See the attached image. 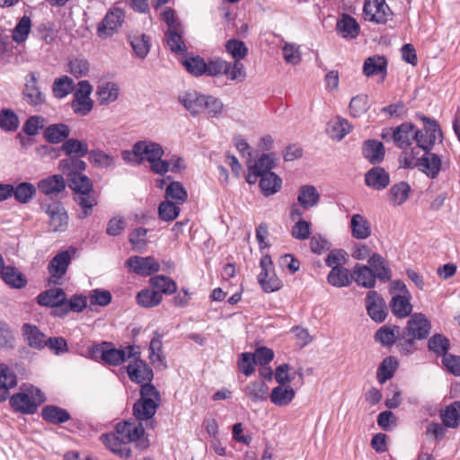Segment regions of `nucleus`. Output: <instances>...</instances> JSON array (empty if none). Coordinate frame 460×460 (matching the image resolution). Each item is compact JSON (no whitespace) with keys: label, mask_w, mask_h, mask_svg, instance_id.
Returning <instances> with one entry per match:
<instances>
[{"label":"nucleus","mask_w":460,"mask_h":460,"mask_svg":"<svg viewBox=\"0 0 460 460\" xmlns=\"http://www.w3.org/2000/svg\"><path fill=\"white\" fill-rule=\"evenodd\" d=\"M40 208L48 215V226L50 232H64L68 226V215L60 201L44 199Z\"/></svg>","instance_id":"nucleus-4"},{"label":"nucleus","mask_w":460,"mask_h":460,"mask_svg":"<svg viewBox=\"0 0 460 460\" xmlns=\"http://www.w3.org/2000/svg\"><path fill=\"white\" fill-rule=\"evenodd\" d=\"M70 130L66 124L58 123L49 126L44 132L45 138L53 144L60 143L66 139Z\"/></svg>","instance_id":"nucleus-45"},{"label":"nucleus","mask_w":460,"mask_h":460,"mask_svg":"<svg viewBox=\"0 0 460 460\" xmlns=\"http://www.w3.org/2000/svg\"><path fill=\"white\" fill-rule=\"evenodd\" d=\"M363 14L365 20L383 24L388 21L392 11L385 4V0H367L364 4Z\"/></svg>","instance_id":"nucleus-11"},{"label":"nucleus","mask_w":460,"mask_h":460,"mask_svg":"<svg viewBox=\"0 0 460 460\" xmlns=\"http://www.w3.org/2000/svg\"><path fill=\"white\" fill-rule=\"evenodd\" d=\"M365 301L367 314L371 319L376 323L383 322L386 317L387 310L382 296L376 291H369Z\"/></svg>","instance_id":"nucleus-14"},{"label":"nucleus","mask_w":460,"mask_h":460,"mask_svg":"<svg viewBox=\"0 0 460 460\" xmlns=\"http://www.w3.org/2000/svg\"><path fill=\"white\" fill-rule=\"evenodd\" d=\"M35 193L36 189L33 184L30 182H22L16 188L13 187V195L18 202L25 204L31 199Z\"/></svg>","instance_id":"nucleus-63"},{"label":"nucleus","mask_w":460,"mask_h":460,"mask_svg":"<svg viewBox=\"0 0 460 460\" xmlns=\"http://www.w3.org/2000/svg\"><path fill=\"white\" fill-rule=\"evenodd\" d=\"M137 304L146 308L158 305L162 301V294L154 289H143L137 295Z\"/></svg>","instance_id":"nucleus-50"},{"label":"nucleus","mask_w":460,"mask_h":460,"mask_svg":"<svg viewBox=\"0 0 460 460\" xmlns=\"http://www.w3.org/2000/svg\"><path fill=\"white\" fill-rule=\"evenodd\" d=\"M376 279L377 277L367 265L357 263L351 272V280L366 288H374Z\"/></svg>","instance_id":"nucleus-19"},{"label":"nucleus","mask_w":460,"mask_h":460,"mask_svg":"<svg viewBox=\"0 0 460 460\" xmlns=\"http://www.w3.org/2000/svg\"><path fill=\"white\" fill-rule=\"evenodd\" d=\"M43 419L50 423L59 424L70 420V414L65 409L55 405H47L42 409Z\"/></svg>","instance_id":"nucleus-42"},{"label":"nucleus","mask_w":460,"mask_h":460,"mask_svg":"<svg viewBox=\"0 0 460 460\" xmlns=\"http://www.w3.org/2000/svg\"><path fill=\"white\" fill-rule=\"evenodd\" d=\"M392 137L399 148L407 147L415 140V127L411 123H402L394 129Z\"/></svg>","instance_id":"nucleus-21"},{"label":"nucleus","mask_w":460,"mask_h":460,"mask_svg":"<svg viewBox=\"0 0 460 460\" xmlns=\"http://www.w3.org/2000/svg\"><path fill=\"white\" fill-rule=\"evenodd\" d=\"M327 280L336 288L348 287L351 282V273L344 267H334L328 274Z\"/></svg>","instance_id":"nucleus-43"},{"label":"nucleus","mask_w":460,"mask_h":460,"mask_svg":"<svg viewBox=\"0 0 460 460\" xmlns=\"http://www.w3.org/2000/svg\"><path fill=\"white\" fill-rule=\"evenodd\" d=\"M441 419L447 427H458L460 420V401H456L449 404L441 413Z\"/></svg>","instance_id":"nucleus-51"},{"label":"nucleus","mask_w":460,"mask_h":460,"mask_svg":"<svg viewBox=\"0 0 460 460\" xmlns=\"http://www.w3.org/2000/svg\"><path fill=\"white\" fill-rule=\"evenodd\" d=\"M75 194V200L82 209L78 217L80 218H85L92 214V209L97 204V201L95 198L91 195V192Z\"/></svg>","instance_id":"nucleus-58"},{"label":"nucleus","mask_w":460,"mask_h":460,"mask_svg":"<svg viewBox=\"0 0 460 460\" xmlns=\"http://www.w3.org/2000/svg\"><path fill=\"white\" fill-rule=\"evenodd\" d=\"M336 28L341 36L347 39H355L359 32L358 23L349 14H342L337 22Z\"/></svg>","instance_id":"nucleus-38"},{"label":"nucleus","mask_w":460,"mask_h":460,"mask_svg":"<svg viewBox=\"0 0 460 460\" xmlns=\"http://www.w3.org/2000/svg\"><path fill=\"white\" fill-rule=\"evenodd\" d=\"M62 150L69 155V157H84L89 151L86 144L75 138L66 139L62 145Z\"/></svg>","instance_id":"nucleus-48"},{"label":"nucleus","mask_w":460,"mask_h":460,"mask_svg":"<svg viewBox=\"0 0 460 460\" xmlns=\"http://www.w3.org/2000/svg\"><path fill=\"white\" fill-rule=\"evenodd\" d=\"M116 433L119 438L127 444L136 442L137 446L142 449L148 447V440L142 439L145 429L141 422L125 420L116 425Z\"/></svg>","instance_id":"nucleus-5"},{"label":"nucleus","mask_w":460,"mask_h":460,"mask_svg":"<svg viewBox=\"0 0 460 460\" xmlns=\"http://www.w3.org/2000/svg\"><path fill=\"white\" fill-rule=\"evenodd\" d=\"M410 192V185L405 181H400L391 187L387 193V198L393 206H400L406 202Z\"/></svg>","instance_id":"nucleus-36"},{"label":"nucleus","mask_w":460,"mask_h":460,"mask_svg":"<svg viewBox=\"0 0 460 460\" xmlns=\"http://www.w3.org/2000/svg\"><path fill=\"white\" fill-rule=\"evenodd\" d=\"M44 394L38 388L31 387L27 393H18L10 399L12 407L22 413L32 414L38 406L45 402Z\"/></svg>","instance_id":"nucleus-3"},{"label":"nucleus","mask_w":460,"mask_h":460,"mask_svg":"<svg viewBox=\"0 0 460 460\" xmlns=\"http://www.w3.org/2000/svg\"><path fill=\"white\" fill-rule=\"evenodd\" d=\"M149 359L155 368L165 369L167 367L165 358L163 354L162 337L159 334H156L150 341Z\"/></svg>","instance_id":"nucleus-33"},{"label":"nucleus","mask_w":460,"mask_h":460,"mask_svg":"<svg viewBox=\"0 0 460 460\" xmlns=\"http://www.w3.org/2000/svg\"><path fill=\"white\" fill-rule=\"evenodd\" d=\"M19 127V119L17 115L9 109H4L0 111V128L4 131H15Z\"/></svg>","instance_id":"nucleus-64"},{"label":"nucleus","mask_w":460,"mask_h":460,"mask_svg":"<svg viewBox=\"0 0 460 460\" xmlns=\"http://www.w3.org/2000/svg\"><path fill=\"white\" fill-rule=\"evenodd\" d=\"M37 84L38 78L36 73L31 72L26 77L23 93L26 101L33 105H38L44 102V95Z\"/></svg>","instance_id":"nucleus-29"},{"label":"nucleus","mask_w":460,"mask_h":460,"mask_svg":"<svg viewBox=\"0 0 460 460\" xmlns=\"http://www.w3.org/2000/svg\"><path fill=\"white\" fill-rule=\"evenodd\" d=\"M186 70L194 76H199L206 73L207 63L199 56H187L182 61Z\"/></svg>","instance_id":"nucleus-57"},{"label":"nucleus","mask_w":460,"mask_h":460,"mask_svg":"<svg viewBox=\"0 0 460 460\" xmlns=\"http://www.w3.org/2000/svg\"><path fill=\"white\" fill-rule=\"evenodd\" d=\"M16 385L15 374L7 366L0 364V402L7 398L9 390Z\"/></svg>","instance_id":"nucleus-35"},{"label":"nucleus","mask_w":460,"mask_h":460,"mask_svg":"<svg viewBox=\"0 0 460 460\" xmlns=\"http://www.w3.org/2000/svg\"><path fill=\"white\" fill-rule=\"evenodd\" d=\"M89 353L93 358H101L107 364L113 366L120 365L127 358H134L136 355L135 348L132 346L120 349L111 348L107 342L93 345L89 349Z\"/></svg>","instance_id":"nucleus-2"},{"label":"nucleus","mask_w":460,"mask_h":460,"mask_svg":"<svg viewBox=\"0 0 460 460\" xmlns=\"http://www.w3.org/2000/svg\"><path fill=\"white\" fill-rule=\"evenodd\" d=\"M268 393L269 386L261 381L252 382L244 388L245 395L254 402L265 401Z\"/></svg>","instance_id":"nucleus-44"},{"label":"nucleus","mask_w":460,"mask_h":460,"mask_svg":"<svg viewBox=\"0 0 460 460\" xmlns=\"http://www.w3.org/2000/svg\"><path fill=\"white\" fill-rule=\"evenodd\" d=\"M387 60L384 56L375 55L367 58L363 65V74L367 76L386 75Z\"/></svg>","instance_id":"nucleus-28"},{"label":"nucleus","mask_w":460,"mask_h":460,"mask_svg":"<svg viewBox=\"0 0 460 460\" xmlns=\"http://www.w3.org/2000/svg\"><path fill=\"white\" fill-rule=\"evenodd\" d=\"M400 332V327L387 326L381 327L375 334L376 340L382 345L391 347L397 341V336Z\"/></svg>","instance_id":"nucleus-47"},{"label":"nucleus","mask_w":460,"mask_h":460,"mask_svg":"<svg viewBox=\"0 0 460 460\" xmlns=\"http://www.w3.org/2000/svg\"><path fill=\"white\" fill-rule=\"evenodd\" d=\"M249 160L247 161L248 173L246 181L249 184H254L259 177L265 176L275 166V156L273 154H263L254 164H252V154L249 152Z\"/></svg>","instance_id":"nucleus-7"},{"label":"nucleus","mask_w":460,"mask_h":460,"mask_svg":"<svg viewBox=\"0 0 460 460\" xmlns=\"http://www.w3.org/2000/svg\"><path fill=\"white\" fill-rule=\"evenodd\" d=\"M411 298V294L394 295L390 302V307L393 314L399 318H405L409 316L412 311Z\"/></svg>","instance_id":"nucleus-31"},{"label":"nucleus","mask_w":460,"mask_h":460,"mask_svg":"<svg viewBox=\"0 0 460 460\" xmlns=\"http://www.w3.org/2000/svg\"><path fill=\"white\" fill-rule=\"evenodd\" d=\"M3 280L15 288H22L26 285L24 276L13 267H4L1 271Z\"/></svg>","instance_id":"nucleus-49"},{"label":"nucleus","mask_w":460,"mask_h":460,"mask_svg":"<svg viewBox=\"0 0 460 460\" xmlns=\"http://www.w3.org/2000/svg\"><path fill=\"white\" fill-rule=\"evenodd\" d=\"M126 265L130 270L141 276H150L160 270L159 262L151 256H132L127 260Z\"/></svg>","instance_id":"nucleus-13"},{"label":"nucleus","mask_w":460,"mask_h":460,"mask_svg":"<svg viewBox=\"0 0 460 460\" xmlns=\"http://www.w3.org/2000/svg\"><path fill=\"white\" fill-rule=\"evenodd\" d=\"M398 367V361L394 357H386L380 363L377 371L376 378L379 384L383 385L387 380L391 379Z\"/></svg>","instance_id":"nucleus-40"},{"label":"nucleus","mask_w":460,"mask_h":460,"mask_svg":"<svg viewBox=\"0 0 460 460\" xmlns=\"http://www.w3.org/2000/svg\"><path fill=\"white\" fill-rule=\"evenodd\" d=\"M74 89V81L67 75H63L55 80L53 84V93L57 98H64Z\"/></svg>","instance_id":"nucleus-61"},{"label":"nucleus","mask_w":460,"mask_h":460,"mask_svg":"<svg viewBox=\"0 0 460 460\" xmlns=\"http://www.w3.org/2000/svg\"><path fill=\"white\" fill-rule=\"evenodd\" d=\"M130 45L137 57L143 59L150 50L149 37L142 33L129 37Z\"/></svg>","instance_id":"nucleus-56"},{"label":"nucleus","mask_w":460,"mask_h":460,"mask_svg":"<svg viewBox=\"0 0 460 460\" xmlns=\"http://www.w3.org/2000/svg\"><path fill=\"white\" fill-rule=\"evenodd\" d=\"M119 87L116 84L111 82L104 83L98 86L97 95L98 102L101 105H107L115 102L119 97Z\"/></svg>","instance_id":"nucleus-39"},{"label":"nucleus","mask_w":460,"mask_h":460,"mask_svg":"<svg viewBox=\"0 0 460 460\" xmlns=\"http://www.w3.org/2000/svg\"><path fill=\"white\" fill-rule=\"evenodd\" d=\"M31 30V21L27 15H23L13 30L12 39L17 44L23 43Z\"/></svg>","instance_id":"nucleus-53"},{"label":"nucleus","mask_w":460,"mask_h":460,"mask_svg":"<svg viewBox=\"0 0 460 460\" xmlns=\"http://www.w3.org/2000/svg\"><path fill=\"white\" fill-rule=\"evenodd\" d=\"M101 439L112 453L121 458H128L131 456V450L128 444L122 441L116 432L113 434H103Z\"/></svg>","instance_id":"nucleus-26"},{"label":"nucleus","mask_w":460,"mask_h":460,"mask_svg":"<svg viewBox=\"0 0 460 460\" xmlns=\"http://www.w3.org/2000/svg\"><path fill=\"white\" fill-rule=\"evenodd\" d=\"M177 205V203L167 199L161 202L158 208L159 217L166 222L174 220L180 214V208Z\"/></svg>","instance_id":"nucleus-62"},{"label":"nucleus","mask_w":460,"mask_h":460,"mask_svg":"<svg viewBox=\"0 0 460 460\" xmlns=\"http://www.w3.org/2000/svg\"><path fill=\"white\" fill-rule=\"evenodd\" d=\"M165 199L182 204L187 200L188 194L184 186L179 181H172L165 189Z\"/></svg>","instance_id":"nucleus-54"},{"label":"nucleus","mask_w":460,"mask_h":460,"mask_svg":"<svg viewBox=\"0 0 460 460\" xmlns=\"http://www.w3.org/2000/svg\"><path fill=\"white\" fill-rule=\"evenodd\" d=\"M368 267L372 269L377 279L382 282H387L392 279V271L386 260L379 253H373L368 261Z\"/></svg>","instance_id":"nucleus-25"},{"label":"nucleus","mask_w":460,"mask_h":460,"mask_svg":"<svg viewBox=\"0 0 460 460\" xmlns=\"http://www.w3.org/2000/svg\"><path fill=\"white\" fill-rule=\"evenodd\" d=\"M68 186L75 193H85L93 190V182L91 179L83 172L70 178L68 181Z\"/></svg>","instance_id":"nucleus-59"},{"label":"nucleus","mask_w":460,"mask_h":460,"mask_svg":"<svg viewBox=\"0 0 460 460\" xmlns=\"http://www.w3.org/2000/svg\"><path fill=\"white\" fill-rule=\"evenodd\" d=\"M385 155V146L382 142L376 139L364 141L362 145V155L372 164H380Z\"/></svg>","instance_id":"nucleus-20"},{"label":"nucleus","mask_w":460,"mask_h":460,"mask_svg":"<svg viewBox=\"0 0 460 460\" xmlns=\"http://www.w3.org/2000/svg\"><path fill=\"white\" fill-rule=\"evenodd\" d=\"M22 332L26 343L31 348L42 349L46 347V335L36 325L24 323Z\"/></svg>","instance_id":"nucleus-23"},{"label":"nucleus","mask_w":460,"mask_h":460,"mask_svg":"<svg viewBox=\"0 0 460 460\" xmlns=\"http://www.w3.org/2000/svg\"><path fill=\"white\" fill-rule=\"evenodd\" d=\"M223 111L224 104L218 98L206 94L202 103V113H205L208 118H218Z\"/></svg>","instance_id":"nucleus-55"},{"label":"nucleus","mask_w":460,"mask_h":460,"mask_svg":"<svg viewBox=\"0 0 460 460\" xmlns=\"http://www.w3.org/2000/svg\"><path fill=\"white\" fill-rule=\"evenodd\" d=\"M351 127L349 121L343 118L337 117L328 124V134L334 140H341L350 132Z\"/></svg>","instance_id":"nucleus-41"},{"label":"nucleus","mask_w":460,"mask_h":460,"mask_svg":"<svg viewBox=\"0 0 460 460\" xmlns=\"http://www.w3.org/2000/svg\"><path fill=\"white\" fill-rule=\"evenodd\" d=\"M430 329V322L423 314H414L411 315L405 331L408 332V335H411L417 340H423L429 336Z\"/></svg>","instance_id":"nucleus-15"},{"label":"nucleus","mask_w":460,"mask_h":460,"mask_svg":"<svg viewBox=\"0 0 460 460\" xmlns=\"http://www.w3.org/2000/svg\"><path fill=\"white\" fill-rule=\"evenodd\" d=\"M66 188L64 177L59 174L49 176L40 180L38 183V189L43 194L56 195L62 192Z\"/></svg>","instance_id":"nucleus-27"},{"label":"nucleus","mask_w":460,"mask_h":460,"mask_svg":"<svg viewBox=\"0 0 460 460\" xmlns=\"http://www.w3.org/2000/svg\"><path fill=\"white\" fill-rule=\"evenodd\" d=\"M128 374L134 382H146L141 386L140 399L134 404L133 414L137 420H146L147 426L154 428L153 417L160 405L161 396L158 390L150 384L154 376L153 371L145 361L134 358L133 362L128 366Z\"/></svg>","instance_id":"nucleus-1"},{"label":"nucleus","mask_w":460,"mask_h":460,"mask_svg":"<svg viewBox=\"0 0 460 460\" xmlns=\"http://www.w3.org/2000/svg\"><path fill=\"white\" fill-rule=\"evenodd\" d=\"M421 119L427 121V126L423 129L416 130L415 141L420 148L428 151L438 139L442 140V131L435 120L426 117H421Z\"/></svg>","instance_id":"nucleus-10"},{"label":"nucleus","mask_w":460,"mask_h":460,"mask_svg":"<svg viewBox=\"0 0 460 460\" xmlns=\"http://www.w3.org/2000/svg\"><path fill=\"white\" fill-rule=\"evenodd\" d=\"M298 204L305 209L315 207L320 201V194L313 185H302L298 190Z\"/></svg>","instance_id":"nucleus-32"},{"label":"nucleus","mask_w":460,"mask_h":460,"mask_svg":"<svg viewBox=\"0 0 460 460\" xmlns=\"http://www.w3.org/2000/svg\"><path fill=\"white\" fill-rule=\"evenodd\" d=\"M296 392L289 385H278L274 387L270 394V398L272 403L277 406H287L295 398Z\"/></svg>","instance_id":"nucleus-34"},{"label":"nucleus","mask_w":460,"mask_h":460,"mask_svg":"<svg viewBox=\"0 0 460 460\" xmlns=\"http://www.w3.org/2000/svg\"><path fill=\"white\" fill-rule=\"evenodd\" d=\"M66 294L62 288H50L40 293L37 296V302L40 305L51 307H63Z\"/></svg>","instance_id":"nucleus-30"},{"label":"nucleus","mask_w":460,"mask_h":460,"mask_svg":"<svg viewBox=\"0 0 460 460\" xmlns=\"http://www.w3.org/2000/svg\"><path fill=\"white\" fill-rule=\"evenodd\" d=\"M150 285L164 294H172L176 291V283L169 277L156 275L149 279Z\"/></svg>","instance_id":"nucleus-60"},{"label":"nucleus","mask_w":460,"mask_h":460,"mask_svg":"<svg viewBox=\"0 0 460 460\" xmlns=\"http://www.w3.org/2000/svg\"><path fill=\"white\" fill-rule=\"evenodd\" d=\"M349 228L351 235L358 240H365L371 235V224L362 214H354L351 217Z\"/></svg>","instance_id":"nucleus-22"},{"label":"nucleus","mask_w":460,"mask_h":460,"mask_svg":"<svg viewBox=\"0 0 460 460\" xmlns=\"http://www.w3.org/2000/svg\"><path fill=\"white\" fill-rule=\"evenodd\" d=\"M86 164L77 157H67L59 162L60 171L66 175L67 181L74 175L80 174L84 172Z\"/></svg>","instance_id":"nucleus-37"},{"label":"nucleus","mask_w":460,"mask_h":460,"mask_svg":"<svg viewBox=\"0 0 460 460\" xmlns=\"http://www.w3.org/2000/svg\"><path fill=\"white\" fill-rule=\"evenodd\" d=\"M70 261L71 256L67 251L61 252L52 258L48 265L51 283L54 285L61 284V279L66 273Z\"/></svg>","instance_id":"nucleus-12"},{"label":"nucleus","mask_w":460,"mask_h":460,"mask_svg":"<svg viewBox=\"0 0 460 460\" xmlns=\"http://www.w3.org/2000/svg\"><path fill=\"white\" fill-rule=\"evenodd\" d=\"M261 269L258 275V281L265 292H274L282 288V281L277 277L273 262L269 255H264L260 261Z\"/></svg>","instance_id":"nucleus-9"},{"label":"nucleus","mask_w":460,"mask_h":460,"mask_svg":"<svg viewBox=\"0 0 460 460\" xmlns=\"http://www.w3.org/2000/svg\"><path fill=\"white\" fill-rule=\"evenodd\" d=\"M93 87L86 80H82L77 84V88L74 93V100L71 106L74 112L80 116H86L93 107V101L90 98Z\"/></svg>","instance_id":"nucleus-6"},{"label":"nucleus","mask_w":460,"mask_h":460,"mask_svg":"<svg viewBox=\"0 0 460 460\" xmlns=\"http://www.w3.org/2000/svg\"><path fill=\"white\" fill-rule=\"evenodd\" d=\"M135 151L139 155L140 162L146 160L150 164L164 155L163 147L152 141H137L135 143Z\"/></svg>","instance_id":"nucleus-17"},{"label":"nucleus","mask_w":460,"mask_h":460,"mask_svg":"<svg viewBox=\"0 0 460 460\" xmlns=\"http://www.w3.org/2000/svg\"><path fill=\"white\" fill-rule=\"evenodd\" d=\"M124 20V11L117 6L111 7L98 24V36L102 39L112 36L122 26Z\"/></svg>","instance_id":"nucleus-8"},{"label":"nucleus","mask_w":460,"mask_h":460,"mask_svg":"<svg viewBox=\"0 0 460 460\" xmlns=\"http://www.w3.org/2000/svg\"><path fill=\"white\" fill-rule=\"evenodd\" d=\"M365 183L375 190H385L390 183L389 173L383 167L374 166L366 172Z\"/></svg>","instance_id":"nucleus-16"},{"label":"nucleus","mask_w":460,"mask_h":460,"mask_svg":"<svg viewBox=\"0 0 460 460\" xmlns=\"http://www.w3.org/2000/svg\"><path fill=\"white\" fill-rule=\"evenodd\" d=\"M369 108L370 104L367 94H358L354 96L349 104V114L354 118L363 116Z\"/></svg>","instance_id":"nucleus-52"},{"label":"nucleus","mask_w":460,"mask_h":460,"mask_svg":"<svg viewBox=\"0 0 460 460\" xmlns=\"http://www.w3.org/2000/svg\"><path fill=\"white\" fill-rule=\"evenodd\" d=\"M206 94L196 91H187L181 93L179 97V102L193 116L202 113V103Z\"/></svg>","instance_id":"nucleus-18"},{"label":"nucleus","mask_w":460,"mask_h":460,"mask_svg":"<svg viewBox=\"0 0 460 460\" xmlns=\"http://www.w3.org/2000/svg\"><path fill=\"white\" fill-rule=\"evenodd\" d=\"M260 178V188L264 196L273 195L280 190L282 180L276 173H267Z\"/></svg>","instance_id":"nucleus-46"},{"label":"nucleus","mask_w":460,"mask_h":460,"mask_svg":"<svg viewBox=\"0 0 460 460\" xmlns=\"http://www.w3.org/2000/svg\"><path fill=\"white\" fill-rule=\"evenodd\" d=\"M418 167L426 175L434 179L438 176L441 169V160L437 155L426 151L425 154L418 159Z\"/></svg>","instance_id":"nucleus-24"}]
</instances>
